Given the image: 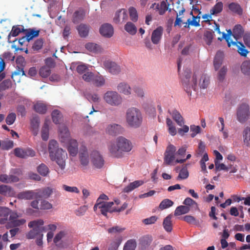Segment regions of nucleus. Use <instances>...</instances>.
Here are the masks:
<instances>
[{"label": "nucleus", "mask_w": 250, "mask_h": 250, "mask_svg": "<svg viewBox=\"0 0 250 250\" xmlns=\"http://www.w3.org/2000/svg\"><path fill=\"white\" fill-rule=\"evenodd\" d=\"M17 197L21 200H37V193L35 190H26L20 192Z\"/></svg>", "instance_id": "18"}, {"label": "nucleus", "mask_w": 250, "mask_h": 250, "mask_svg": "<svg viewBox=\"0 0 250 250\" xmlns=\"http://www.w3.org/2000/svg\"><path fill=\"white\" fill-rule=\"evenodd\" d=\"M136 246V241L134 239H130L125 243L123 250H135Z\"/></svg>", "instance_id": "47"}, {"label": "nucleus", "mask_w": 250, "mask_h": 250, "mask_svg": "<svg viewBox=\"0 0 250 250\" xmlns=\"http://www.w3.org/2000/svg\"><path fill=\"white\" fill-rule=\"evenodd\" d=\"M51 73V70L49 67L44 66L42 67L39 71L40 75L43 78H46Z\"/></svg>", "instance_id": "57"}, {"label": "nucleus", "mask_w": 250, "mask_h": 250, "mask_svg": "<svg viewBox=\"0 0 250 250\" xmlns=\"http://www.w3.org/2000/svg\"><path fill=\"white\" fill-rule=\"evenodd\" d=\"M44 224V221L42 219H38L36 220H34L28 223V227L30 228H31L33 227L34 226H36L38 227L39 229V232L40 233V235L41 237V238H42L43 234L42 233L43 232L46 231V229L45 227H42V226Z\"/></svg>", "instance_id": "20"}, {"label": "nucleus", "mask_w": 250, "mask_h": 250, "mask_svg": "<svg viewBox=\"0 0 250 250\" xmlns=\"http://www.w3.org/2000/svg\"><path fill=\"white\" fill-rule=\"evenodd\" d=\"M31 208L26 209V213L28 214L36 215L39 212V209H49L52 208V204H31Z\"/></svg>", "instance_id": "14"}, {"label": "nucleus", "mask_w": 250, "mask_h": 250, "mask_svg": "<svg viewBox=\"0 0 250 250\" xmlns=\"http://www.w3.org/2000/svg\"><path fill=\"white\" fill-rule=\"evenodd\" d=\"M85 97L91 103H99L101 100L100 96L96 93H87Z\"/></svg>", "instance_id": "48"}, {"label": "nucleus", "mask_w": 250, "mask_h": 250, "mask_svg": "<svg viewBox=\"0 0 250 250\" xmlns=\"http://www.w3.org/2000/svg\"><path fill=\"white\" fill-rule=\"evenodd\" d=\"M37 193V200L48 198L52 193L55 192V189L51 187H45L36 190Z\"/></svg>", "instance_id": "13"}, {"label": "nucleus", "mask_w": 250, "mask_h": 250, "mask_svg": "<svg viewBox=\"0 0 250 250\" xmlns=\"http://www.w3.org/2000/svg\"><path fill=\"white\" fill-rule=\"evenodd\" d=\"M14 151L15 155L21 158H26L28 157H33L35 155V151L29 148L17 147L15 148Z\"/></svg>", "instance_id": "12"}, {"label": "nucleus", "mask_w": 250, "mask_h": 250, "mask_svg": "<svg viewBox=\"0 0 250 250\" xmlns=\"http://www.w3.org/2000/svg\"><path fill=\"white\" fill-rule=\"evenodd\" d=\"M144 183L142 180H137L130 183L128 186L123 189V192L128 193L134 190V189L142 186Z\"/></svg>", "instance_id": "28"}, {"label": "nucleus", "mask_w": 250, "mask_h": 250, "mask_svg": "<svg viewBox=\"0 0 250 250\" xmlns=\"http://www.w3.org/2000/svg\"><path fill=\"white\" fill-rule=\"evenodd\" d=\"M0 194L9 197H14L16 192L14 189L10 186L2 185L0 186Z\"/></svg>", "instance_id": "25"}, {"label": "nucleus", "mask_w": 250, "mask_h": 250, "mask_svg": "<svg viewBox=\"0 0 250 250\" xmlns=\"http://www.w3.org/2000/svg\"><path fill=\"white\" fill-rule=\"evenodd\" d=\"M62 114L60 111L58 110H54L52 113V119L53 122L56 124H58L60 123L61 120Z\"/></svg>", "instance_id": "50"}, {"label": "nucleus", "mask_w": 250, "mask_h": 250, "mask_svg": "<svg viewBox=\"0 0 250 250\" xmlns=\"http://www.w3.org/2000/svg\"><path fill=\"white\" fill-rule=\"evenodd\" d=\"M153 239L151 236L147 235L143 236L139 240V248L141 250H146L150 246Z\"/></svg>", "instance_id": "19"}, {"label": "nucleus", "mask_w": 250, "mask_h": 250, "mask_svg": "<svg viewBox=\"0 0 250 250\" xmlns=\"http://www.w3.org/2000/svg\"><path fill=\"white\" fill-rule=\"evenodd\" d=\"M84 16L85 12L83 10L77 11L74 13L73 22L78 23L84 19Z\"/></svg>", "instance_id": "40"}, {"label": "nucleus", "mask_w": 250, "mask_h": 250, "mask_svg": "<svg viewBox=\"0 0 250 250\" xmlns=\"http://www.w3.org/2000/svg\"><path fill=\"white\" fill-rule=\"evenodd\" d=\"M244 144L249 147H250V127H247L243 132Z\"/></svg>", "instance_id": "41"}, {"label": "nucleus", "mask_w": 250, "mask_h": 250, "mask_svg": "<svg viewBox=\"0 0 250 250\" xmlns=\"http://www.w3.org/2000/svg\"><path fill=\"white\" fill-rule=\"evenodd\" d=\"M85 47L90 52L93 53H97L99 52L101 49L99 45L92 42H88L86 43L85 45Z\"/></svg>", "instance_id": "45"}, {"label": "nucleus", "mask_w": 250, "mask_h": 250, "mask_svg": "<svg viewBox=\"0 0 250 250\" xmlns=\"http://www.w3.org/2000/svg\"><path fill=\"white\" fill-rule=\"evenodd\" d=\"M132 147L130 140L123 136H119L116 138L115 142L111 143L108 146V149L112 157L121 158L124 156V153L130 152Z\"/></svg>", "instance_id": "1"}, {"label": "nucleus", "mask_w": 250, "mask_h": 250, "mask_svg": "<svg viewBox=\"0 0 250 250\" xmlns=\"http://www.w3.org/2000/svg\"><path fill=\"white\" fill-rule=\"evenodd\" d=\"M163 31V27L159 26L152 32L151 40L154 44H157L159 43L162 38Z\"/></svg>", "instance_id": "22"}, {"label": "nucleus", "mask_w": 250, "mask_h": 250, "mask_svg": "<svg viewBox=\"0 0 250 250\" xmlns=\"http://www.w3.org/2000/svg\"><path fill=\"white\" fill-rule=\"evenodd\" d=\"M105 79L99 73L95 74L92 83L96 87H101L105 84Z\"/></svg>", "instance_id": "23"}, {"label": "nucleus", "mask_w": 250, "mask_h": 250, "mask_svg": "<svg viewBox=\"0 0 250 250\" xmlns=\"http://www.w3.org/2000/svg\"><path fill=\"white\" fill-rule=\"evenodd\" d=\"M169 4L167 3V0H163L160 3H154L151 6L150 8L153 9L156 12H158L160 15H163L167 10L171 12V9L168 8Z\"/></svg>", "instance_id": "11"}, {"label": "nucleus", "mask_w": 250, "mask_h": 250, "mask_svg": "<svg viewBox=\"0 0 250 250\" xmlns=\"http://www.w3.org/2000/svg\"><path fill=\"white\" fill-rule=\"evenodd\" d=\"M34 110L40 114H45L47 111V107L45 104L38 102L34 106Z\"/></svg>", "instance_id": "39"}, {"label": "nucleus", "mask_w": 250, "mask_h": 250, "mask_svg": "<svg viewBox=\"0 0 250 250\" xmlns=\"http://www.w3.org/2000/svg\"><path fill=\"white\" fill-rule=\"evenodd\" d=\"M172 217V215L171 214H169L167 216L163 221V225L165 230L168 232H170L172 230V225L171 218Z\"/></svg>", "instance_id": "33"}, {"label": "nucleus", "mask_w": 250, "mask_h": 250, "mask_svg": "<svg viewBox=\"0 0 250 250\" xmlns=\"http://www.w3.org/2000/svg\"><path fill=\"white\" fill-rule=\"evenodd\" d=\"M205 145L202 141H200L198 145V148L196 150L195 154V156L196 157H198L206 153V152H205Z\"/></svg>", "instance_id": "51"}, {"label": "nucleus", "mask_w": 250, "mask_h": 250, "mask_svg": "<svg viewBox=\"0 0 250 250\" xmlns=\"http://www.w3.org/2000/svg\"><path fill=\"white\" fill-rule=\"evenodd\" d=\"M125 30L130 35H135L137 32V28L131 22H127L125 26Z\"/></svg>", "instance_id": "43"}, {"label": "nucleus", "mask_w": 250, "mask_h": 250, "mask_svg": "<svg viewBox=\"0 0 250 250\" xmlns=\"http://www.w3.org/2000/svg\"><path fill=\"white\" fill-rule=\"evenodd\" d=\"M122 240L121 237L118 238L115 241L112 242L108 249V250H117Z\"/></svg>", "instance_id": "58"}, {"label": "nucleus", "mask_w": 250, "mask_h": 250, "mask_svg": "<svg viewBox=\"0 0 250 250\" xmlns=\"http://www.w3.org/2000/svg\"><path fill=\"white\" fill-rule=\"evenodd\" d=\"M11 86V81L9 79L5 80L0 83V92L8 89Z\"/></svg>", "instance_id": "63"}, {"label": "nucleus", "mask_w": 250, "mask_h": 250, "mask_svg": "<svg viewBox=\"0 0 250 250\" xmlns=\"http://www.w3.org/2000/svg\"><path fill=\"white\" fill-rule=\"evenodd\" d=\"M94 73L88 70L86 73L82 75V79L87 83H92L95 76Z\"/></svg>", "instance_id": "55"}, {"label": "nucleus", "mask_w": 250, "mask_h": 250, "mask_svg": "<svg viewBox=\"0 0 250 250\" xmlns=\"http://www.w3.org/2000/svg\"><path fill=\"white\" fill-rule=\"evenodd\" d=\"M227 70V68L225 66H223L219 70L218 73V80L220 82H222L225 79Z\"/></svg>", "instance_id": "62"}, {"label": "nucleus", "mask_w": 250, "mask_h": 250, "mask_svg": "<svg viewBox=\"0 0 250 250\" xmlns=\"http://www.w3.org/2000/svg\"><path fill=\"white\" fill-rule=\"evenodd\" d=\"M25 31V29H24L23 27L21 28L20 27V26H13L12 30L9 34V36L16 37L18 36L20 33L21 32H24Z\"/></svg>", "instance_id": "54"}, {"label": "nucleus", "mask_w": 250, "mask_h": 250, "mask_svg": "<svg viewBox=\"0 0 250 250\" xmlns=\"http://www.w3.org/2000/svg\"><path fill=\"white\" fill-rule=\"evenodd\" d=\"M169 112L172 115L173 119L176 122L177 125L180 126H182L184 125V119L178 111L174 110L172 112H170L169 111Z\"/></svg>", "instance_id": "30"}, {"label": "nucleus", "mask_w": 250, "mask_h": 250, "mask_svg": "<svg viewBox=\"0 0 250 250\" xmlns=\"http://www.w3.org/2000/svg\"><path fill=\"white\" fill-rule=\"evenodd\" d=\"M188 172L186 166H184L179 172L177 179H186L188 178Z\"/></svg>", "instance_id": "60"}, {"label": "nucleus", "mask_w": 250, "mask_h": 250, "mask_svg": "<svg viewBox=\"0 0 250 250\" xmlns=\"http://www.w3.org/2000/svg\"><path fill=\"white\" fill-rule=\"evenodd\" d=\"M127 16L126 11L124 9L118 11L115 14V16L113 18V21L116 23H119L120 22L121 19L123 21L126 19Z\"/></svg>", "instance_id": "32"}, {"label": "nucleus", "mask_w": 250, "mask_h": 250, "mask_svg": "<svg viewBox=\"0 0 250 250\" xmlns=\"http://www.w3.org/2000/svg\"><path fill=\"white\" fill-rule=\"evenodd\" d=\"M25 37L26 40L29 42L30 40L33 38L37 37L39 35L40 30H36L34 29H29L28 30L25 29Z\"/></svg>", "instance_id": "38"}, {"label": "nucleus", "mask_w": 250, "mask_h": 250, "mask_svg": "<svg viewBox=\"0 0 250 250\" xmlns=\"http://www.w3.org/2000/svg\"><path fill=\"white\" fill-rule=\"evenodd\" d=\"M103 99L108 104L117 106L122 103V98L118 92L115 91H106L103 96Z\"/></svg>", "instance_id": "5"}, {"label": "nucleus", "mask_w": 250, "mask_h": 250, "mask_svg": "<svg viewBox=\"0 0 250 250\" xmlns=\"http://www.w3.org/2000/svg\"><path fill=\"white\" fill-rule=\"evenodd\" d=\"M77 29L80 36L82 38H85L88 35L89 26L85 24H81L77 27Z\"/></svg>", "instance_id": "31"}, {"label": "nucleus", "mask_w": 250, "mask_h": 250, "mask_svg": "<svg viewBox=\"0 0 250 250\" xmlns=\"http://www.w3.org/2000/svg\"><path fill=\"white\" fill-rule=\"evenodd\" d=\"M250 115V108L246 104H241L238 108L237 111V118L240 123L245 122Z\"/></svg>", "instance_id": "7"}, {"label": "nucleus", "mask_w": 250, "mask_h": 250, "mask_svg": "<svg viewBox=\"0 0 250 250\" xmlns=\"http://www.w3.org/2000/svg\"><path fill=\"white\" fill-rule=\"evenodd\" d=\"M213 39V34L211 32L207 31L204 33V40L206 43L209 45L211 44Z\"/></svg>", "instance_id": "61"}, {"label": "nucleus", "mask_w": 250, "mask_h": 250, "mask_svg": "<svg viewBox=\"0 0 250 250\" xmlns=\"http://www.w3.org/2000/svg\"><path fill=\"white\" fill-rule=\"evenodd\" d=\"M224 59V53L222 51H218L216 54L213 62L214 69L215 70H218L222 64Z\"/></svg>", "instance_id": "27"}, {"label": "nucleus", "mask_w": 250, "mask_h": 250, "mask_svg": "<svg viewBox=\"0 0 250 250\" xmlns=\"http://www.w3.org/2000/svg\"><path fill=\"white\" fill-rule=\"evenodd\" d=\"M80 159L81 164L83 166H87L89 164L88 153L85 146H83L80 150Z\"/></svg>", "instance_id": "24"}, {"label": "nucleus", "mask_w": 250, "mask_h": 250, "mask_svg": "<svg viewBox=\"0 0 250 250\" xmlns=\"http://www.w3.org/2000/svg\"><path fill=\"white\" fill-rule=\"evenodd\" d=\"M32 229L30 230L26 234V237L28 239H33L37 236H40L39 232V229L36 226L32 227Z\"/></svg>", "instance_id": "53"}, {"label": "nucleus", "mask_w": 250, "mask_h": 250, "mask_svg": "<svg viewBox=\"0 0 250 250\" xmlns=\"http://www.w3.org/2000/svg\"><path fill=\"white\" fill-rule=\"evenodd\" d=\"M176 147L172 145H169L167 147L165 152L164 164L171 165L175 159Z\"/></svg>", "instance_id": "8"}, {"label": "nucleus", "mask_w": 250, "mask_h": 250, "mask_svg": "<svg viewBox=\"0 0 250 250\" xmlns=\"http://www.w3.org/2000/svg\"><path fill=\"white\" fill-rule=\"evenodd\" d=\"M49 156L52 161H55L62 170L65 167L67 153L62 148H59L57 142L54 140L49 141L48 145Z\"/></svg>", "instance_id": "2"}, {"label": "nucleus", "mask_w": 250, "mask_h": 250, "mask_svg": "<svg viewBox=\"0 0 250 250\" xmlns=\"http://www.w3.org/2000/svg\"><path fill=\"white\" fill-rule=\"evenodd\" d=\"M60 136L62 139V142H65L70 137V133L67 127L63 125L59 126Z\"/></svg>", "instance_id": "29"}, {"label": "nucleus", "mask_w": 250, "mask_h": 250, "mask_svg": "<svg viewBox=\"0 0 250 250\" xmlns=\"http://www.w3.org/2000/svg\"><path fill=\"white\" fill-rule=\"evenodd\" d=\"M125 119L127 125L132 128L139 127L143 122L142 113L136 107H130L126 110Z\"/></svg>", "instance_id": "3"}, {"label": "nucleus", "mask_w": 250, "mask_h": 250, "mask_svg": "<svg viewBox=\"0 0 250 250\" xmlns=\"http://www.w3.org/2000/svg\"><path fill=\"white\" fill-rule=\"evenodd\" d=\"M90 156L91 162L95 167L100 168L103 167L104 161L99 151H93Z\"/></svg>", "instance_id": "10"}, {"label": "nucleus", "mask_w": 250, "mask_h": 250, "mask_svg": "<svg viewBox=\"0 0 250 250\" xmlns=\"http://www.w3.org/2000/svg\"><path fill=\"white\" fill-rule=\"evenodd\" d=\"M43 43V40L42 39H39L34 42L32 46V49L35 51H39L42 48Z\"/></svg>", "instance_id": "64"}, {"label": "nucleus", "mask_w": 250, "mask_h": 250, "mask_svg": "<svg viewBox=\"0 0 250 250\" xmlns=\"http://www.w3.org/2000/svg\"><path fill=\"white\" fill-rule=\"evenodd\" d=\"M187 206H178L174 211L175 216H179L186 214L189 211V206L191 204H186Z\"/></svg>", "instance_id": "35"}, {"label": "nucleus", "mask_w": 250, "mask_h": 250, "mask_svg": "<svg viewBox=\"0 0 250 250\" xmlns=\"http://www.w3.org/2000/svg\"><path fill=\"white\" fill-rule=\"evenodd\" d=\"M241 69L243 73L246 75L250 74V62H244L241 66Z\"/></svg>", "instance_id": "59"}, {"label": "nucleus", "mask_w": 250, "mask_h": 250, "mask_svg": "<svg viewBox=\"0 0 250 250\" xmlns=\"http://www.w3.org/2000/svg\"><path fill=\"white\" fill-rule=\"evenodd\" d=\"M11 210L7 208L0 207V224H4L8 220Z\"/></svg>", "instance_id": "26"}, {"label": "nucleus", "mask_w": 250, "mask_h": 250, "mask_svg": "<svg viewBox=\"0 0 250 250\" xmlns=\"http://www.w3.org/2000/svg\"><path fill=\"white\" fill-rule=\"evenodd\" d=\"M128 11L130 20L133 22L137 21L138 19V15L136 8L133 7H130L128 9Z\"/></svg>", "instance_id": "56"}, {"label": "nucleus", "mask_w": 250, "mask_h": 250, "mask_svg": "<svg viewBox=\"0 0 250 250\" xmlns=\"http://www.w3.org/2000/svg\"><path fill=\"white\" fill-rule=\"evenodd\" d=\"M191 71L190 69H187L185 70L183 75L181 76V82L185 91L188 96L191 95L192 89L196 90L197 87V78L196 75L192 76L190 80Z\"/></svg>", "instance_id": "4"}, {"label": "nucleus", "mask_w": 250, "mask_h": 250, "mask_svg": "<svg viewBox=\"0 0 250 250\" xmlns=\"http://www.w3.org/2000/svg\"><path fill=\"white\" fill-rule=\"evenodd\" d=\"M103 65L104 68L111 74H117L121 71L120 66L114 62L106 61L104 62Z\"/></svg>", "instance_id": "16"}, {"label": "nucleus", "mask_w": 250, "mask_h": 250, "mask_svg": "<svg viewBox=\"0 0 250 250\" xmlns=\"http://www.w3.org/2000/svg\"><path fill=\"white\" fill-rule=\"evenodd\" d=\"M115 204H95L94 210L95 211L97 208L101 209L102 214L106 216L107 212H120L125 210L127 208V204H123L121 207H113Z\"/></svg>", "instance_id": "6"}, {"label": "nucleus", "mask_w": 250, "mask_h": 250, "mask_svg": "<svg viewBox=\"0 0 250 250\" xmlns=\"http://www.w3.org/2000/svg\"><path fill=\"white\" fill-rule=\"evenodd\" d=\"M39 125L40 120L38 117H34L31 120V127L34 135H36L38 134Z\"/></svg>", "instance_id": "36"}, {"label": "nucleus", "mask_w": 250, "mask_h": 250, "mask_svg": "<svg viewBox=\"0 0 250 250\" xmlns=\"http://www.w3.org/2000/svg\"><path fill=\"white\" fill-rule=\"evenodd\" d=\"M117 90L120 93L128 95L131 94V88L129 85L125 83H119L117 86Z\"/></svg>", "instance_id": "34"}, {"label": "nucleus", "mask_w": 250, "mask_h": 250, "mask_svg": "<svg viewBox=\"0 0 250 250\" xmlns=\"http://www.w3.org/2000/svg\"><path fill=\"white\" fill-rule=\"evenodd\" d=\"M100 33L104 37L110 38L113 35L114 30L112 26L109 23L103 24L100 28Z\"/></svg>", "instance_id": "17"}, {"label": "nucleus", "mask_w": 250, "mask_h": 250, "mask_svg": "<svg viewBox=\"0 0 250 250\" xmlns=\"http://www.w3.org/2000/svg\"><path fill=\"white\" fill-rule=\"evenodd\" d=\"M123 128L120 125L116 124H109L105 128L106 134L115 136L122 132Z\"/></svg>", "instance_id": "15"}, {"label": "nucleus", "mask_w": 250, "mask_h": 250, "mask_svg": "<svg viewBox=\"0 0 250 250\" xmlns=\"http://www.w3.org/2000/svg\"><path fill=\"white\" fill-rule=\"evenodd\" d=\"M209 83V77L206 75H202L199 81V85L200 88H207Z\"/></svg>", "instance_id": "42"}, {"label": "nucleus", "mask_w": 250, "mask_h": 250, "mask_svg": "<svg viewBox=\"0 0 250 250\" xmlns=\"http://www.w3.org/2000/svg\"><path fill=\"white\" fill-rule=\"evenodd\" d=\"M38 172L42 176H46L49 173V169L44 164H41L37 167Z\"/></svg>", "instance_id": "44"}, {"label": "nucleus", "mask_w": 250, "mask_h": 250, "mask_svg": "<svg viewBox=\"0 0 250 250\" xmlns=\"http://www.w3.org/2000/svg\"><path fill=\"white\" fill-rule=\"evenodd\" d=\"M229 8L231 11L237 15H241L243 13V10L238 3L232 2L229 5Z\"/></svg>", "instance_id": "37"}, {"label": "nucleus", "mask_w": 250, "mask_h": 250, "mask_svg": "<svg viewBox=\"0 0 250 250\" xmlns=\"http://www.w3.org/2000/svg\"><path fill=\"white\" fill-rule=\"evenodd\" d=\"M223 7V3L222 2H218L210 9V13L213 15H217L222 12Z\"/></svg>", "instance_id": "46"}, {"label": "nucleus", "mask_w": 250, "mask_h": 250, "mask_svg": "<svg viewBox=\"0 0 250 250\" xmlns=\"http://www.w3.org/2000/svg\"><path fill=\"white\" fill-rule=\"evenodd\" d=\"M244 33L242 26L240 24L236 25L233 29V36L235 38L241 37Z\"/></svg>", "instance_id": "52"}, {"label": "nucleus", "mask_w": 250, "mask_h": 250, "mask_svg": "<svg viewBox=\"0 0 250 250\" xmlns=\"http://www.w3.org/2000/svg\"><path fill=\"white\" fill-rule=\"evenodd\" d=\"M229 47L231 46V44L236 46L237 47V52L240 55L243 57H246L249 53L248 50L246 48L245 45L241 42H233L229 39V37H225Z\"/></svg>", "instance_id": "9"}, {"label": "nucleus", "mask_w": 250, "mask_h": 250, "mask_svg": "<svg viewBox=\"0 0 250 250\" xmlns=\"http://www.w3.org/2000/svg\"><path fill=\"white\" fill-rule=\"evenodd\" d=\"M67 150L70 156L74 157L77 155L78 152V144L76 140H69Z\"/></svg>", "instance_id": "21"}, {"label": "nucleus", "mask_w": 250, "mask_h": 250, "mask_svg": "<svg viewBox=\"0 0 250 250\" xmlns=\"http://www.w3.org/2000/svg\"><path fill=\"white\" fill-rule=\"evenodd\" d=\"M42 138L43 140L46 141L49 138V125L48 124L44 123L41 131Z\"/></svg>", "instance_id": "49"}]
</instances>
